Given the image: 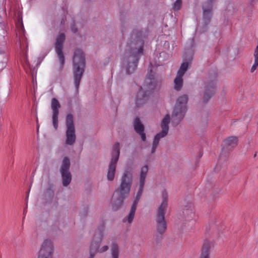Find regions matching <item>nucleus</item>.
<instances>
[{"label": "nucleus", "mask_w": 258, "mask_h": 258, "mask_svg": "<svg viewBox=\"0 0 258 258\" xmlns=\"http://www.w3.org/2000/svg\"><path fill=\"white\" fill-rule=\"evenodd\" d=\"M142 29H134L126 43V49L124 53L123 61L127 64H137L139 59L144 54V39L146 38Z\"/></svg>", "instance_id": "obj_1"}, {"label": "nucleus", "mask_w": 258, "mask_h": 258, "mask_svg": "<svg viewBox=\"0 0 258 258\" xmlns=\"http://www.w3.org/2000/svg\"><path fill=\"white\" fill-rule=\"evenodd\" d=\"M157 66H149L146 78L143 87L138 92L136 98V105L139 107L144 104L148 99L150 91L154 90L157 82L154 76Z\"/></svg>", "instance_id": "obj_2"}, {"label": "nucleus", "mask_w": 258, "mask_h": 258, "mask_svg": "<svg viewBox=\"0 0 258 258\" xmlns=\"http://www.w3.org/2000/svg\"><path fill=\"white\" fill-rule=\"evenodd\" d=\"M162 196L163 200L158 208L155 218L156 231L160 235H163L167 229L165 214L168 205V194L166 191H164Z\"/></svg>", "instance_id": "obj_3"}, {"label": "nucleus", "mask_w": 258, "mask_h": 258, "mask_svg": "<svg viewBox=\"0 0 258 258\" xmlns=\"http://www.w3.org/2000/svg\"><path fill=\"white\" fill-rule=\"evenodd\" d=\"M133 182V173L129 167L124 169L120 178L119 186L116 189L117 193H120L123 198H128L130 196L131 187Z\"/></svg>", "instance_id": "obj_4"}, {"label": "nucleus", "mask_w": 258, "mask_h": 258, "mask_svg": "<svg viewBox=\"0 0 258 258\" xmlns=\"http://www.w3.org/2000/svg\"><path fill=\"white\" fill-rule=\"evenodd\" d=\"M187 101L188 97L186 95H183L177 99L171 117L173 125H177L184 118L187 110Z\"/></svg>", "instance_id": "obj_5"}, {"label": "nucleus", "mask_w": 258, "mask_h": 258, "mask_svg": "<svg viewBox=\"0 0 258 258\" xmlns=\"http://www.w3.org/2000/svg\"><path fill=\"white\" fill-rule=\"evenodd\" d=\"M120 155L119 144L115 143L112 149L111 158L108 165L107 179L108 181H112L115 177V174L116 169V164L118 162Z\"/></svg>", "instance_id": "obj_6"}, {"label": "nucleus", "mask_w": 258, "mask_h": 258, "mask_svg": "<svg viewBox=\"0 0 258 258\" xmlns=\"http://www.w3.org/2000/svg\"><path fill=\"white\" fill-rule=\"evenodd\" d=\"M217 77V74L214 73L209 75L205 82L203 92V100L205 102H208L215 93Z\"/></svg>", "instance_id": "obj_7"}, {"label": "nucleus", "mask_w": 258, "mask_h": 258, "mask_svg": "<svg viewBox=\"0 0 258 258\" xmlns=\"http://www.w3.org/2000/svg\"><path fill=\"white\" fill-rule=\"evenodd\" d=\"M170 121V115L169 114H167L163 118L161 122L162 131L158 133L154 138L151 149V153L153 154L155 152L161 139L165 137L167 135L169 132V123Z\"/></svg>", "instance_id": "obj_8"}, {"label": "nucleus", "mask_w": 258, "mask_h": 258, "mask_svg": "<svg viewBox=\"0 0 258 258\" xmlns=\"http://www.w3.org/2000/svg\"><path fill=\"white\" fill-rule=\"evenodd\" d=\"M66 125L67 127V131L65 144L67 145L73 146L76 141V135L74 123L73 116L71 113L68 114L67 115Z\"/></svg>", "instance_id": "obj_9"}, {"label": "nucleus", "mask_w": 258, "mask_h": 258, "mask_svg": "<svg viewBox=\"0 0 258 258\" xmlns=\"http://www.w3.org/2000/svg\"><path fill=\"white\" fill-rule=\"evenodd\" d=\"M70 165L69 158L67 157H64L60 169L62 185L64 186H67L72 181V175L70 171Z\"/></svg>", "instance_id": "obj_10"}, {"label": "nucleus", "mask_w": 258, "mask_h": 258, "mask_svg": "<svg viewBox=\"0 0 258 258\" xmlns=\"http://www.w3.org/2000/svg\"><path fill=\"white\" fill-rule=\"evenodd\" d=\"M148 172V167L147 165H145L141 168L139 181V188L136 195L135 200L132 205L133 206H135L136 208L143 192V189L145 184V180Z\"/></svg>", "instance_id": "obj_11"}, {"label": "nucleus", "mask_w": 258, "mask_h": 258, "mask_svg": "<svg viewBox=\"0 0 258 258\" xmlns=\"http://www.w3.org/2000/svg\"><path fill=\"white\" fill-rule=\"evenodd\" d=\"M195 43L194 38H190L186 43L184 51L182 55V62L181 64H190L192 62L194 54V48Z\"/></svg>", "instance_id": "obj_12"}, {"label": "nucleus", "mask_w": 258, "mask_h": 258, "mask_svg": "<svg viewBox=\"0 0 258 258\" xmlns=\"http://www.w3.org/2000/svg\"><path fill=\"white\" fill-rule=\"evenodd\" d=\"M54 247L51 240L46 239L41 244L38 258H52Z\"/></svg>", "instance_id": "obj_13"}, {"label": "nucleus", "mask_w": 258, "mask_h": 258, "mask_svg": "<svg viewBox=\"0 0 258 258\" xmlns=\"http://www.w3.org/2000/svg\"><path fill=\"white\" fill-rule=\"evenodd\" d=\"M66 40V35L63 33H59L56 37L54 43V47L56 53L57 54L60 64H64L65 62L64 56L63 52V44Z\"/></svg>", "instance_id": "obj_14"}, {"label": "nucleus", "mask_w": 258, "mask_h": 258, "mask_svg": "<svg viewBox=\"0 0 258 258\" xmlns=\"http://www.w3.org/2000/svg\"><path fill=\"white\" fill-rule=\"evenodd\" d=\"M203 10L202 20L203 24L202 26V31L203 32L208 30L209 25L210 24L213 17V8L202 5Z\"/></svg>", "instance_id": "obj_15"}, {"label": "nucleus", "mask_w": 258, "mask_h": 258, "mask_svg": "<svg viewBox=\"0 0 258 258\" xmlns=\"http://www.w3.org/2000/svg\"><path fill=\"white\" fill-rule=\"evenodd\" d=\"M51 108L52 110V124L55 130L58 127V115L59 109L60 108V104L58 101L55 98L51 100Z\"/></svg>", "instance_id": "obj_16"}, {"label": "nucleus", "mask_w": 258, "mask_h": 258, "mask_svg": "<svg viewBox=\"0 0 258 258\" xmlns=\"http://www.w3.org/2000/svg\"><path fill=\"white\" fill-rule=\"evenodd\" d=\"M85 71V66H74L73 77L74 84L77 90L79 89L81 80Z\"/></svg>", "instance_id": "obj_17"}, {"label": "nucleus", "mask_w": 258, "mask_h": 258, "mask_svg": "<svg viewBox=\"0 0 258 258\" xmlns=\"http://www.w3.org/2000/svg\"><path fill=\"white\" fill-rule=\"evenodd\" d=\"M73 62V64H85V53L81 48H77L74 50Z\"/></svg>", "instance_id": "obj_18"}, {"label": "nucleus", "mask_w": 258, "mask_h": 258, "mask_svg": "<svg viewBox=\"0 0 258 258\" xmlns=\"http://www.w3.org/2000/svg\"><path fill=\"white\" fill-rule=\"evenodd\" d=\"M133 125L135 132L141 136L142 140L145 141L146 136L144 132V126L139 117H137L135 118Z\"/></svg>", "instance_id": "obj_19"}, {"label": "nucleus", "mask_w": 258, "mask_h": 258, "mask_svg": "<svg viewBox=\"0 0 258 258\" xmlns=\"http://www.w3.org/2000/svg\"><path fill=\"white\" fill-rule=\"evenodd\" d=\"M214 247L213 242L205 241L201 249L200 258H210V253L214 249Z\"/></svg>", "instance_id": "obj_20"}, {"label": "nucleus", "mask_w": 258, "mask_h": 258, "mask_svg": "<svg viewBox=\"0 0 258 258\" xmlns=\"http://www.w3.org/2000/svg\"><path fill=\"white\" fill-rule=\"evenodd\" d=\"M103 236V232L100 231L94 235V239L91 241L90 244V250L94 252H98L100 244Z\"/></svg>", "instance_id": "obj_21"}, {"label": "nucleus", "mask_w": 258, "mask_h": 258, "mask_svg": "<svg viewBox=\"0 0 258 258\" xmlns=\"http://www.w3.org/2000/svg\"><path fill=\"white\" fill-rule=\"evenodd\" d=\"M182 215L185 220L186 221H190L192 220H195V213L190 206H185L183 208Z\"/></svg>", "instance_id": "obj_22"}, {"label": "nucleus", "mask_w": 258, "mask_h": 258, "mask_svg": "<svg viewBox=\"0 0 258 258\" xmlns=\"http://www.w3.org/2000/svg\"><path fill=\"white\" fill-rule=\"evenodd\" d=\"M136 209V207L132 206L129 213L122 219V222L123 223H126L127 224H131L132 223L135 217Z\"/></svg>", "instance_id": "obj_23"}, {"label": "nucleus", "mask_w": 258, "mask_h": 258, "mask_svg": "<svg viewBox=\"0 0 258 258\" xmlns=\"http://www.w3.org/2000/svg\"><path fill=\"white\" fill-rule=\"evenodd\" d=\"M119 198L117 199H112V208L113 211H117L121 206L123 204V201L127 198H123L121 196L120 193H117Z\"/></svg>", "instance_id": "obj_24"}, {"label": "nucleus", "mask_w": 258, "mask_h": 258, "mask_svg": "<svg viewBox=\"0 0 258 258\" xmlns=\"http://www.w3.org/2000/svg\"><path fill=\"white\" fill-rule=\"evenodd\" d=\"M38 66H24V69L27 74H30L34 82L36 79Z\"/></svg>", "instance_id": "obj_25"}, {"label": "nucleus", "mask_w": 258, "mask_h": 258, "mask_svg": "<svg viewBox=\"0 0 258 258\" xmlns=\"http://www.w3.org/2000/svg\"><path fill=\"white\" fill-rule=\"evenodd\" d=\"M237 139L235 137H230L224 141V145L226 147L234 148L237 145Z\"/></svg>", "instance_id": "obj_26"}, {"label": "nucleus", "mask_w": 258, "mask_h": 258, "mask_svg": "<svg viewBox=\"0 0 258 258\" xmlns=\"http://www.w3.org/2000/svg\"><path fill=\"white\" fill-rule=\"evenodd\" d=\"M137 66H122L121 72H125L127 75L133 73L137 69Z\"/></svg>", "instance_id": "obj_27"}, {"label": "nucleus", "mask_w": 258, "mask_h": 258, "mask_svg": "<svg viewBox=\"0 0 258 258\" xmlns=\"http://www.w3.org/2000/svg\"><path fill=\"white\" fill-rule=\"evenodd\" d=\"M112 258H119V248L118 245L114 243L111 247Z\"/></svg>", "instance_id": "obj_28"}, {"label": "nucleus", "mask_w": 258, "mask_h": 258, "mask_svg": "<svg viewBox=\"0 0 258 258\" xmlns=\"http://www.w3.org/2000/svg\"><path fill=\"white\" fill-rule=\"evenodd\" d=\"M174 89L176 91H179L183 86V79L182 78L175 77L174 80Z\"/></svg>", "instance_id": "obj_29"}, {"label": "nucleus", "mask_w": 258, "mask_h": 258, "mask_svg": "<svg viewBox=\"0 0 258 258\" xmlns=\"http://www.w3.org/2000/svg\"><path fill=\"white\" fill-rule=\"evenodd\" d=\"M187 67L188 66H181L177 72L176 77L182 78L183 76L187 70Z\"/></svg>", "instance_id": "obj_30"}, {"label": "nucleus", "mask_w": 258, "mask_h": 258, "mask_svg": "<svg viewBox=\"0 0 258 258\" xmlns=\"http://www.w3.org/2000/svg\"><path fill=\"white\" fill-rule=\"evenodd\" d=\"M182 5V0H176L174 3L173 9L174 11H178L180 9Z\"/></svg>", "instance_id": "obj_31"}, {"label": "nucleus", "mask_w": 258, "mask_h": 258, "mask_svg": "<svg viewBox=\"0 0 258 258\" xmlns=\"http://www.w3.org/2000/svg\"><path fill=\"white\" fill-rule=\"evenodd\" d=\"M71 29L72 32H73L74 33H76L77 32H78V31L77 27L76 24V21L74 19L72 20V22L71 24Z\"/></svg>", "instance_id": "obj_32"}, {"label": "nucleus", "mask_w": 258, "mask_h": 258, "mask_svg": "<svg viewBox=\"0 0 258 258\" xmlns=\"http://www.w3.org/2000/svg\"><path fill=\"white\" fill-rule=\"evenodd\" d=\"M215 1V0H207V1L204 2L202 5L213 8V4Z\"/></svg>", "instance_id": "obj_33"}, {"label": "nucleus", "mask_w": 258, "mask_h": 258, "mask_svg": "<svg viewBox=\"0 0 258 258\" xmlns=\"http://www.w3.org/2000/svg\"><path fill=\"white\" fill-rule=\"evenodd\" d=\"M120 20L121 21V31L122 34L126 30V27L125 26V20L121 17Z\"/></svg>", "instance_id": "obj_34"}, {"label": "nucleus", "mask_w": 258, "mask_h": 258, "mask_svg": "<svg viewBox=\"0 0 258 258\" xmlns=\"http://www.w3.org/2000/svg\"><path fill=\"white\" fill-rule=\"evenodd\" d=\"M108 249V245H105L101 248H99L98 252L102 253L106 251Z\"/></svg>", "instance_id": "obj_35"}, {"label": "nucleus", "mask_w": 258, "mask_h": 258, "mask_svg": "<svg viewBox=\"0 0 258 258\" xmlns=\"http://www.w3.org/2000/svg\"><path fill=\"white\" fill-rule=\"evenodd\" d=\"M96 253V252H94L93 251L90 250L89 258H94Z\"/></svg>", "instance_id": "obj_36"}, {"label": "nucleus", "mask_w": 258, "mask_h": 258, "mask_svg": "<svg viewBox=\"0 0 258 258\" xmlns=\"http://www.w3.org/2000/svg\"><path fill=\"white\" fill-rule=\"evenodd\" d=\"M166 55V53L164 52H162V53H160V55H159V62H161V60L160 59H162L161 58L162 57H164L165 56V55Z\"/></svg>", "instance_id": "obj_37"}, {"label": "nucleus", "mask_w": 258, "mask_h": 258, "mask_svg": "<svg viewBox=\"0 0 258 258\" xmlns=\"http://www.w3.org/2000/svg\"><path fill=\"white\" fill-rule=\"evenodd\" d=\"M257 66H252L250 71L251 73L253 72L257 68Z\"/></svg>", "instance_id": "obj_38"}, {"label": "nucleus", "mask_w": 258, "mask_h": 258, "mask_svg": "<svg viewBox=\"0 0 258 258\" xmlns=\"http://www.w3.org/2000/svg\"><path fill=\"white\" fill-rule=\"evenodd\" d=\"M41 60H42V59H40L39 58H38V62L36 64H40V63L41 62Z\"/></svg>", "instance_id": "obj_39"}, {"label": "nucleus", "mask_w": 258, "mask_h": 258, "mask_svg": "<svg viewBox=\"0 0 258 258\" xmlns=\"http://www.w3.org/2000/svg\"><path fill=\"white\" fill-rule=\"evenodd\" d=\"M3 63H6L7 64L8 63L7 58L6 59V60L2 62Z\"/></svg>", "instance_id": "obj_40"}, {"label": "nucleus", "mask_w": 258, "mask_h": 258, "mask_svg": "<svg viewBox=\"0 0 258 258\" xmlns=\"http://www.w3.org/2000/svg\"><path fill=\"white\" fill-rule=\"evenodd\" d=\"M4 51L0 48V54L2 53Z\"/></svg>", "instance_id": "obj_41"}, {"label": "nucleus", "mask_w": 258, "mask_h": 258, "mask_svg": "<svg viewBox=\"0 0 258 258\" xmlns=\"http://www.w3.org/2000/svg\"><path fill=\"white\" fill-rule=\"evenodd\" d=\"M50 192L52 193V191L51 190V189L48 190Z\"/></svg>", "instance_id": "obj_42"}]
</instances>
